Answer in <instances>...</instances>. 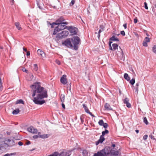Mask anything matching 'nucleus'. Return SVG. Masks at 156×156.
<instances>
[{
  "mask_svg": "<svg viewBox=\"0 0 156 156\" xmlns=\"http://www.w3.org/2000/svg\"><path fill=\"white\" fill-rule=\"evenodd\" d=\"M32 92V96L34 98L33 102L36 104L42 105L45 103L43 99L48 97L47 90L41 86L40 83L37 82L31 86Z\"/></svg>",
  "mask_w": 156,
  "mask_h": 156,
  "instance_id": "obj_1",
  "label": "nucleus"
},
{
  "mask_svg": "<svg viewBox=\"0 0 156 156\" xmlns=\"http://www.w3.org/2000/svg\"><path fill=\"white\" fill-rule=\"evenodd\" d=\"M71 41L73 45V48L75 50H77L78 48V45L80 41V38L77 36H75L71 38Z\"/></svg>",
  "mask_w": 156,
  "mask_h": 156,
  "instance_id": "obj_2",
  "label": "nucleus"
},
{
  "mask_svg": "<svg viewBox=\"0 0 156 156\" xmlns=\"http://www.w3.org/2000/svg\"><path fill=\"white\" fill-rule=\"evenodd\" d=\"M64 20H65L63 17H61L60 18L58 19L55 22H53L52 23L50 24V25H51V27H54V25H58L61 24L67 25L68 24V23L66 22H64Z\"/></svg>",
  "mask_w": 156,
  "mask_h": 156,
  "instance_id": "obj_3",
  "label": "nucleus"
},
{
  "mask_svg": "<svg viewBox=\"0 0 156 156\" xmlns=\"http://www.w3.org/2000/svg\"><path fill=\"white\" fill-rule=\"evenodd\" d=\"M64 24H59L56 27L54 30L53 34L55 35L60 31L65 29L66 27V26Z\"/></svg>",
  "mask_w": 156,
  "mask_h": 156,
  "instance_id": "obj_4",
  "label": "nucleus"
},
{
  "mask_svg": "<svg viewBox=\"0 0 156 156\" xmlns=\"http://www.w3.org/2000/svg\"><path fill=\"white\" fill-rule=\"evenodd\" d=\"M69 34L68 31H63L61 33L57 34L56 36V37L58 39H60L66 37Z\"/></svg>",
  "mask_w": 156,
  "mask_h": 156,
  "instance_id": "obj_5",
  "label": "nucleus"
},
{
  "mask_svg": "<svg viewBox=\"0 0 156 156\" xmlns=\"http://www.w3.org/2000/svg\"><path fill=\"white\" fill-rule=\"evenodd\" d=\"M112 149L110 147H106L104 149L101 150L104 156H107L111 154Z\"/></svg>",
  "mask_w": 156,
  "mask_h": 156,
  "instance_id": "obj_6",
  "label": "nucleus"
},
{
  "mask_svg": "<svg viewBox=\"0 0 156 156\" xmlns=\"http://www.w3.org/2000/svg\"><path fill=\"white\" fill-rule=\"evenodd\" d=\"M71 41H70V38H68L65 41L62 42V44L69 48H73V45L72 44Z\"/></svg>",
  "mask_w": 156,
  "mask_h": 156,
  "instance_id": "obj_7",
  "label": "nucleus"
},
{
  "mask_svg": "<svg viewBox=\"0 0 156 156\" xmlns=\"http://www.w3.org/2000/svg\"><path fill=\"white\" fill-rule=\"evenodd\" d=\"M60 81L62 84L64 85L66 84L67 83L66 76V75H63L62 77H61Z\"/></svg>",
  "mask_w": 156,
  "mask_h": 156,
  "instance_id": "obj_8",
  "label": "nucleus"
},
{
  "mask_svg": "<svg viewBox=\"0 0 156 156\" xmlns=\"http://www.w3.org/2000/svg\"><path fill=\"white\" fill-rule=\"evenodd\" d=\"M119 51L117 52V54L118 56L120 58V59L122 60L124 59V55L122 49L120 47H119Z\"/></svg>",
  "mask_w": 156,
  "mask_h": 156,
  "instance_id": "obj_9",
  "label": "nucleus"
},
{
  "mask_svg": "<svg viewBox=\"0 0 156 156\" xmlns=\"http://www.w3.org/2000/svg\"><path fill=\"white\" fill-rule=\"evenodd\" d=\"M72 35H74L77 33V29L75 27H69L68 29Z\"/></svg>",
  "mask_w": 156,
  "mask_h": 156,
  "instance_id": "obj_10",
  "label": "nucleus"
},
{
  "mask_svg": "<svg viewBox=\"0 0 156 156\" xmlns=\"http://www.w3.org/2000/svg\"><path fill=\"white\" fill-rule=\"evenodd\" d=\"M28 131L32 133L36 134L37 133V130L32 126H30L27 129Z\"/></svg>",
  "mask_w": 156,
  "mask_h": 156,
  "instance_id": "obj_11",
  "label": "nucleus"
},
{
  "mask_svg": "<svg viewBox=\"0 0 156 156\" xmlns=\"http://www.w3.org/2000/svg\"><path fill=\"white\" fill-rule=\"evenodd\" d=\"M83 108L84 109L85 112H86L92 116L94 117V115H93L89 111L88 108L87 107V105H86L85 104H83Z\"/></svg>",
  "mask_w": 156,
  "mask_h": 156,
  "instance_id": "obj_12",
  "label": "nucleus"
},
{
  "mask_svg": "<svg viewBox=\"0 0 156 156\" xmlns=\"http://www.w3.org/2000/svg\"><path fill=\"white\" fill-rule=\"evenodd\" d=\"M105 139L104 136H101L100 137L99 139L96 142V144L97 145L100 143H101L105 140Z\"/></svg>",
  "mask_w": 156,
  "mask_h": 156,
  "instance_id": "obj_13",
  "label": "nucleus"
},
{
  "mask_svg": "<svg viewBox=\"0 0 156 156\" xmlns=\"http://www.w3.org/2000/svg\"><path fill=\"white\" fill-rule=\"evenodd\" d=\"M100 29L99 30L98 33V38H99L100 36V33L104 31V26L103 25H101L100 26Z\"/></svg>",
  "mask_w": 156,
  "mask_h": 156,
  "instance_id": "obj_14",
  "label": "nucleus"
},
{
  "mask_svg": "<svg viewBox=\"0 0 156 156\" xmlns=\"http://www.w3.org/2000/svg\"><path fill=\"white\" fill-rule=\"evenodd\" d=\"M129 100L127 98H125L123 100V102L124 104H126V106L128 108H130L131 105L129 102Z\"/></svg>",
  "mask_w": 156,
  "mask_h": 156,
  "instance_id": "obj_15",
  "label": "nucleus"
},
{
  "mask_svg": "<svg viewBox=\"0 0 156 156\" xmlns=\"http://www.w3.org/2000/svg\"><path fill=\"white\" fill-rule=\"evenodd\" d=\"M110 154L112 156H117L119 154V152L118 151H115L112 149Z\"/></svg>",
  "mask_w": 156,
  "mask_h": 156,
  "instance_id": "obj_16",
  "label": "nucleus"
},
{
  "mask_svg": "<svg viewBox=\"0 0 156 156\" xmlns=\"http://www.w3.org/2000/svg\"><path fill=\"white\" fill-rule=\"evenodd\" d=\"M37 52L38 55L41 56L42 57H44L45 56L44 53L41 50L39 49L37 51Z\"/></svg>",
  "mask_w": 156,
  "mask_h": 156,
  "instance_id": "obj_17",
  "label": "nucleus"
},
{
  "mask_svg": "<svg viewBox=\"0 0 156 156\" xmlns=\"http://www.w3.org/2000/svg\"><path fill=\"white\" fill-rule=\"evenodd\" d=\"M105 109L108 110H112V108L110 107V105L106 103L105 105Z\"/></svg>",
  "mask_w": 156,
  "mask_h": 156,
  "instance_id": "obj_18",
  "label": "nucleus"
},
{
  "mask_svg": "<svg viewBox=\"0 0 156 156\" xmlns=\"http://www.w3.org/2000/svg\"><path fill=\"white\" fill-rule=\"evenodd\" d=\"M58 156H69V154L67 152H62L58 155Z\"/></svg>",
  "mask_w": 156,
  "mask_h": 156,
  "instance_id": "obj_19",
  "label": "nucleus"
},
{
  "mask_svg": "<svg viewBox=\"0 0 156 156\" xmlns=\"http://www.w3.org/2000/svg\"><path fill=\"white\" fill-rule=\"evenodd\" d=\"M15 25L16 26V28L19 30H22V28L20 27V25L19 22H16L15 23Z\"/></svg>",
  "mask_w": 156,
  "mask_h": 156,
  "instance_id": "obj_20",
  "label": "nucleus"
},
{
  "mask_svg": "<svg viewBox=\"0 0 156 156\" xmlns=\"http://www.w3.org/2000/svg\"><path fill=\"white\" fill-rule=\"evenodd\" d=\"M49 135L47 134H45L42 135H41L39 136V137L42 138V139H45L48 138L49 136Z\"/></svg>",
  "mask_w": 156,
  "mask_h": 156,
  "instance_id": "obj_21",
  "label": "nucleus"
},
{
  "mask_svg": "<svg viewBox=\"0 0 156 156\" xmlns=\"http://www.w3.org/2000/svg\"><path fill=\"white\" fill-rule=\"evenodd\" d=\"M94 156H104L102 152L100 151H98L97 153H95Z\"/></svg>",
  "mask_w": 156,
  "mask_h": 156,
  "instance_id": "obj_22",
  "label": "nucleus"
},
{
  "mask_svg": "<svg viewBox=\"0 0 156 156\" xmlns=\"http://www.w3.org/2000/svg\"><path fill=\"white\" fill-rule=\"evenodd\" d=\"M110 40L112 41H119L118 39L115 36H112L111 38H110Z\"/></svg>",
  "mask_w": 156,
  "mask_h": 156,
  "instance_id": "obj_23",
  "label": "nucleus"
},
{
  "mask_svg": "<svg viewBox=\"0 0 156 156\" xmlns=\"http://www.w3.org/2000/svg\"><path fill=\"white\" fill-rule=\"evenodd\" d=\"M124 78L127 80H129L130 79V78L127 73H125L124 75Z\"/></svg>",
  "mask_w": 156,
  "mask_h": 156,
  "instance_id": "obj_24",
  "label": "nucleus"
},
{
  "mask_svg": "<svg viewBox=\"0 0 156 156\" xmlns=\"http://www.w3.org/2000/svg\"><path fill=\"white\" fill-rule=\"evenodd\" d=\"M24 104V102L22 99L18 100L16 101V104Z\"/></svg>",
  "mask_w": 156,
  "mask_h": 156,
  "instance_id": "obj_25",
  "label": "nucleus"
},
{
  "mask_svg": "<svg viewBox=\"0 0 156 156\" xmlns=\"http://www.w3.org/2000/svg\"><path fill=\"white\" fill-rule=\"evenodd\" d=\"M112 47L113 50H115L118 48V45L117 44H112Z\"/></svg>",
  "mask_w": 156,
  "mask_h": 156,
  "instance_id": "obj_26",
  "label": "nucleus"
},
{
  "mask_svg": "<svg viewBox=\"0 0 156 156\" xmlns=\"http://www.w3.org/2000/svg\"><path fill=\"white\" fill-rule=\"evenodd\" d=\"M20 112V110L19 109H17L16 110H14L13 112L12 113L13 114H17Z\"/></svg>",
  "mask_w": 156,
  "mask_h": 156,
  "instance_id": "obj_27",
  "label": "nucleus"
},
{
  "mask_svg": "<svg viewBox=\"0 0 156 156\" xmlns=\"http://www.w3.org/2000/svg\"><path fill=\"white\" fill-rule=\"evenodd\" d=\"M37 5L40 9H41L43 8V5L42 3H40L39 2L37 3Z\"/></svg>",
  "mask_w": 156,
  "mask_h": 156,
  "instance_id": "obj_28",
  "label": "nucleus"
},
{
  "mask_svg": "<svg viewBox=\"0 0 156 156\" xmlns=\"http://www.w3.org/2000/svg\"><path fill=\"white\" fill-rule=\"evenodd\" d=\"M108 133V131L106 129L105 131H103L102 133V135L101 136H104L105 134H107Z\"/></svg>",
  "mask_w": 156,
  "mask_h": 156,
  "instance_id": "obj_29",
  "label": "nucleus"
},
{
  "mask_svg": "<svg viewBox=\"0 0 156 156\" xmlns=\"http://www.w3.org/2000/svg\"><path fill=\"white\" fill-rule=\"evenodd\" d=\"M143 121H144V122L146 125H148V121H147V118L146 117H144Z\"/></svg>",
  "mask_w": 156,
  "mask_h": 156,
  "instance_id": "obj_30",
  "label": "nucleus"
},
{
  "mask_svg": "<svg viewBox=\"0 0 156 156\" xmlns=\"http://www.w3.org/2000/svg\"><path fill=\"white\" fill-rule=\"evenodd\" d=\"M153 51L156 54V44L154 45L152 48Z\"/></svg>",
  "mask_w": 156,
  "mask_h": 156,
  "instance_id": "obj_31",
  "label": "nucleus"
},
{
  "mask_svg": "<svg viewBox=\"0 0 156 156\" xmlns=\"http://www.w3.org/2000/svg\"><path fill=\"white\" fill-rule=\"evenodd\" d=\"M34 69L37 71L38 69V68L37 66V64H34Z\"/></svg>",
  "mask_w": 156,
  "mask_h": 156,
  "instance_id": "obj_32",
  "label": "nucleus"
},
{
  "mask_svg": "<svg viewBox=\"0 0 156 156\" xmlns=\"http://www.w3.org/2000/svg\"><path fill=\"white\" fill-rule=\"evenodd\" d=\"M135 83V80L134 79H132L130 81V83L132 85H133Z\"/></svg>",
  "mask_w": 156,
  "mask_h": 156,
  "instance_id": "obj_33",
  "label": "nucleus"
},
{
  "mask_svg": "<svg viewBox=\"0 0 156 156\" xmlns=\"http://www.w3.org/2000/svg\"><path fill=\"white\" fill-rule=\"evenodd\" d=\"M144 42H148L150 41V39L148 37H146L144 39Z\"/></svg>",
  "mask_w": 156,
  "mask_h": 156,
  "instance_id": "obj_34",
  "label": "nucleus"
},
{
  "mask_svg": "<svg viewBox=\"0 0 156 156\" xmlns=\"http://www.w3.org/2000/svg\"><path fill=\"white\" fill-rule=\"evenodd\" d=\"M104 122L102 120H100L98 122L99 124L101 126H102L104 124Z\"/></svg>",
  "mask_w": 156,
  "mask_h": 156,
  "instance_id": "obj_35",
  "label": "nucleus"
},
{
  "mask_svg": "<svg viewBox=\"0 0 156 156\" xmlns=\"http://www.w3.org/2000/svg\"><path fill=\"white\" fill-rule=\"evenodd\" d=\"M102 126H103L104 128L106 129L107 128L108 126V125L106 123H104Z\"/></svg>",
  "mask_w": 156,
  "mask_h": 156,
  "instance_id": "obj_36",
  "label": "nucleus"
},
{
  "mask_svg": "<svg viewBox=\"0 0 156 156\" xmlns=\"http://www.w3.org/2000/svg\"><path fill=\"white\" fill-rule=\"evenodd\" d=\"M75 3V1L74 0H72L71 1L70 3V6H72Z\"/></svg>",
  "mask_w": 156,
  "mask_h": 156,
  "instance_id": "obj_37",
  "label": "nucleus"
},
{
  "mask_svg": "<svg viewBox=\"0 0 156 156\" xmlns=\"http://www.w3.org/2000/svg\"><path fill=\"white\" fill-rule=\"evenodd\" d=\"M143 45L145 47H147V42H144V41H143Z\"/></svg>",
  "mask_w": 156,
  "mask_h": 156,
  "instance_id": "obj_38",
  "label": "nucleus"
},
{
  "mask_svg": "<svg viewBox=\"0 0 156 156\" xmlns=\"http://www.w3.org/2000/svg\"><path fill=\"white\" fill-rule=\"evenodd\" d=\"M144 5L145 8L146 9H148V8L147 7V3L146 2H144Z\"/></svg>",
  "mask_w": 156,
  "mask_h": 156,
  "instance_id": "obj_39",
  "label": "nucleus"
},
{
  "mask_svg": "<svg viewBox=\"0 0 156 156\" xmlns=\"http://www.w3.org/2000/svg\"><path fill=\"white\" fill-rule=\"evenodd\" d=\"M1 79L0 78V91L2 90V84L1 83Z\"/></svg>",
  "mask_w": 156,
  "mask_h": 156,
  "instance_id": "obj_40",
  "label": "nucleus"
},
{
  "mask_svg": "<svg viewBox=\"0 0 156 156\" xmlns=\"http://www.w3.org/2000/svg\"><path fill=\"white\" fill-rule=\"evenodd\" d=\"M112 43V42H109V46H110V49L111 50H113V48H112V47H111V43Z\"/></svg>",
  "mask_w": 156,
  "mask_h": 156,
  "instance_id": "obj_41",
  "label": "nucleus"
},
{
  "mask_svg": "<svg viewBox=\"0 0 156 156\" xmlns=\"http://www.w3.org/2000/svg\"><path fill=\"white\" fill-rule=\"evenodd\" d=\"M148 137V136L147 135H144L143 137V139L144 140H146Z\"/></svg>",
  "mask_w": 156,
  "mask_h": 156,
  "instance_id": "obj_42",
  "label": "nucleus"
},
{
  "mask_svg": "<svg viewBox=\"0 0 156 156\" xmlns=\"http://www.w3.org/2000/svg\"><path fill=\"white\" fill-rule=\"evenodd\" d=\"M82 153L84 155H85L87 153V151L86 150H83Z\"/></svg>",
  "mask_w": 156,
  "mask_h": 156,
  "instance_id": "obj_43",
  "label": "nucleus"
},
{
  "mask_svg": "<svg viewBox=\"0 0 156 156\" xmlns=\"http://www.w3.org/2000/svg\"><path fill=\"white\" fill-rule=\"evenodd\" d=\"M55 62L57 64H58V65H60V61L58 60H56Z\"/></svg>",
  "mask_w": 156,
  "mask_h": 156,
  "instance_id": "obj_44",
  "label": "nucleus"
},
{
  "mask_svg": "<svg viewBox=\"0 0 156 156\" xmlns=\"http://www.w3.org/2000/svg\"><path fill=\"white\" fill-rule=\"evenodd\" d=\"M22 71L26 73H28V70L25 68H23L22 69Z\"/></svg>",
  "mask_w": 156,
  "mask_h": 156,
  "instance_id": "obj_45",
  "label": "nucleus"
},
{
  "mask_svg": "<svg viewBox=\"0 0 156 156\" xmlns=\"http://www.w3.org/2000/svg\"><path fill=\"white\" fill-rule=\"evenodd\" d=\"M121 34L123 36L125 35V32L124 31H122L121 32Z\"/></svg>",
  "mask_w": 156,
  "mask_h": 156,
  "instance_id": "obj_46",
  "label": "nucleus"
},
{
  "mask_svg": "<svg viewBox=\"0 0 156 156\" xmlns=\"http://www.w3.org/2000/svg\"><path fill=\"white\" fill-rule=\"evenodd\" d=\"M149 137L152 140H154L155 138H154V136H153L151 135H150L149 136Z\"/></svg>",
  "mask_w": 156,
  "mask_h": 156,
  "instance_id": "obj_47",
  "label": "nucleus"
},
{
  "mask_svg": "<svg viewBox=\"0 0 156 156\" xmlns=\"http://www.w3.org/2000/svg\"><path fill=\"white\" fill-rule=\"evenodd\" d=\"M38 137H39V136L38 135H34L33 136V138L34 139H37Z\"/></svg>",
  "mask_w": 156,
  "mask_h": 156,
  "instance_id": "obj_48",
  "label": "nucleus"
},
{
  "mask_svg": "<svg viewBox=\"0 0 156 156\" xmlns=\"http://www.w3.org/2000/svg\"><path fill=\"white\" fill-rule=\"evenodd\" d=\"M18 144L19 146H22L23 145V143L19 141L18 143Z\"/></svg>",
  "mask_w": 156,
  "mask_h": 156,
  "instance_id": "obj_49",
  "label": "nucleus"
},
{
  "mask_svg": "<svg viewBox=\"0 0 156 156\" xmlns=\"http://www.w3.org/2000/svg\"><path fill=\"white\" fill-rule=\"evenodd\" d=\"M64 96L61 98V101L62 102H64Z\"/></svg>",
  "mask_w": 156,
  "mask_h": 156,
  "instance_id": "obj_50",
  "label": "nucleus"
},
{
  "mask_svg": "<svg viewBox=\"0 0 156 156\" xmlns=\"http://www.w3.org/2000/svg\"><path fill=\"white\" fill-rule=\"evenodd\" d=\"M123 26L124 27L125 29H126L127 28V24L126 23L124 24Z\"/></svg>",
  "mask_w": 156,
  "mask_h": 156,
  "instance_id": "obj_51",
  "label": "nucleus"
},
{
  "mask_svg": "<svg viewBox=\"0 0 156 156\" xmlns=\"http://www.w3.org/2000/svg\"><path fill=\"white\" fill-rule=\"evenodd\" d=\"M137 20L135 18L134 19V23H137Z\"/></svg>",
  "mask_w": 156,
  "mask_h": 156,
  "instance_id": "obj_52",
  "label": "nucleus"
},
{
  "mask_svg": "<svg viewBox=\"0 0 156 156\" xmlns=\"http://www.w3.org/2000/svg\"><path fill=\"white\" fill-rule=\"evenodd\" d=\"M3 152V150H2V148L0 147V154L2 153Z\"/></svg>",
  "mask_w": 156,
  "mask_h": 156,
  "instance_id": "obj_53",
  "label": "nucleus"
},
{
  "mask_svg": "<svg viewBox=\"0 0 156 156\" xmlns=\"http://www.w3.org/2000/svg\"><path fill=\"white\" fill-rule=\"evenodd\" d=\"M135 92L137 93L138 92V87H137L135 89Z\"/></svg>",
  "mask_w": 156,
  "mask_h": 156,
  "instance_id": "obj_54",
  "label": "nucleus"
},
{
  "mask_svg": "<svg viewBox=\"0 0 156 156\" xmlns=\"http://www.w3.org/2000/svg\"><path fill=\"white\" fill-rule=\"evenodd\" d=\"M4 141L3 139L0 138V143Z\"/></svg>",
  "mask_w": 156,
  "mask_h": 156,
  "instance_id": "obj_55",
  "label": "nucleus"
},
{
  "mask_svg": "<svg viewBox=\"0 0 156 156\" xmlns=\"http://www.w3.org/2000/svg\"><path fill=\"white\" fill-rule=\"evenodd\" d=\"M30 144V142L29 141L27 142L26 143V145H29Z\"/></svg>",
  "mask_w": 156,
  "mask_h": 156,
  "instance_id": "obj_56",
  "label": "nucleus"
},
{
  "mask_svg": "<svg viewBox=\"0 0 156 156\" xmlns=\"http://www.w3.org/2000/svg\"><path fill=\"white\" fill-rule=\"evenodd\" d=\"M62 105L63 108L64 109H65V105L63 103H62Z\"/></svg>",
  "mask_w": 156,
  "mask_h": 156,
  "instance_id": "obj_57",
  "label": "nucleus"
},
{
  "mask_svg": "<svg viewBox=\"0 0 156 156\" xmlns=\"http://www.w3.org/2000/svg\"><path fill=\"white\" fill-rule=\"evenodd\" d=\"M27 56L29 55H30V53L29 52H27Z\"/></svg>",
  "mask_w": 156,
  "mask_h": 156,
  "instance_id": "obj_58",
  "label": "nucleus"
},
{
  "mask_svg": "<svg viewBox=\"0 0 156 156\" xmlns=\"http://www.w3.org/2000/svg\"><path fill=\"white\" fill-rule=\"evenodd\" d=\"M23 51H27V49L26 48H23Z\"/></svg>",
  "mask_w": 156,
  "mask_h": 156,
  "instance_id": "obj_59",
  "label": "nucleus"
},
{
  "mask_svg": "<svg viewBox=\"0 0 156 156\" xmlns=\"http://www.w3.org/2000/svg\"><path fill=\"white\" fill-rule=\"evenodd\" d=\"M139 85V83H137L136 84V86H137V87H138V86Z\"/></svg>",
  "mask_w": 156,
  "mask_h": 156,
  "instance_id": "obj_60",
  "label": "nucleus"
},
{
  "mask_svg": "<svg viewBox=\"0 0 156 156\" xmlns=\"http://www.w3.org/2000/svg\"><path fill=\"white\" fill-rule=\"evenodd\" d=\"M80 119H81V122L82 123H83V119H82V118H80Z\"/></svg>",
  "mask_w": 156,
  "mask_h": 156,
  "instance_id": "obj_61",
  "label": "nucleus"
},
{
  "mask_svg": "<svg viewBox=\"0 0 156 156\" xmlns=\"http://www.w3.org/2000/svg\"><path fill=\"white\" fill-rule=\"evenodd\" d=\"M136 132L137 133L139 132V130H135Z\"/></svg>",
  "mask_w": 156,
  "mask_h": 156,
  "instance_id": "obj_62",
  "label": "nucleus"
},
{
  "mask_svg": "<svg viewBox=\"0 0 156 156\" xmlns=\"http://www.w3.org/2000/svg\"><path fill=\"white\" fill-rule=\"evenodd\" d=\"M40 134H41V133L40 132H38V136H39V135H40Z\"/></svg>",
  "mask_w": 156,
  "mask_h": 156,
  "instance_id": "obj_63",
  "label": "nucleus"
},
{
  "mask_svg": "<svg viewBox=\"0 0 156 156\" xmlns=\"http://www.w3.org/2000/svg\"><path fill=\"white\" fill-rule=\"evenodd\" d=\"M112 146L113 147H115V144H113L112 145Z\"/></svg>",
  "mask_w": 156,
  "mask_h": 156,
  "instance_id": "obj_64",
  "label": "nucleus"
}]
</instances>
